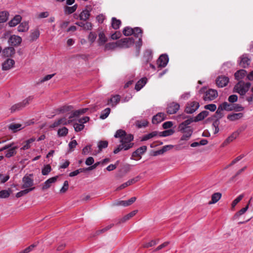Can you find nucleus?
I'll list each match as a JSON object with an SVG mask.
<instances>
[{
	"mask_svg": "<svg viewBox=\"0 0 253 253\" xmlns=\"http://www.w3.org/2000/svg\"><path fill=\"white\" fill-rule=\"evenodd\" d=\"M114 137L120 138V144L114 149L113 151L114 154H117L122 150H127L134 145V143L131 142L133 140V135L131 134H127L124 130L118 129L117 130Z\"/></svg>",
	"mask_w": 253,
	"mask_h": 253,
	"instance_id": "1",
	"label": "nucleus"
},
{
	"mask_svg": "<svg viewBox=\"0 0 253 253\" xmlns=\"http://www.w3.org/2000/svg\"><path fill=\"white\" fill-rule=\"evenodd\" d=\"M251 84L249 82L245 83L242 81L239 82L234 86V90L240 95L244 96L249 90ZM244 97H242L243 98Z\"/></svg>",
	"mask_w": 253,
	"mask_h": 253,
	"instance_id": "2",
	"label": "nucleus"
},
{
	"mask_svg": "<svg viewBox=\"0 0 253 253\" xmlns=\"http://www.w3.org/2000/svg\"><path fill=\"white\" fill-rule=\"evenodd\" d=\"M34 99L33 96H30L23 100L22 102L15 104L10 108V112L13 113L16 111H20L28 105Z\"/></svg>",
	"mask_w": 253,
	"mask_h": 253,
	"instance_id": "3",
	"label": "nucleus"
},
{
	"mask_svg": "<svg viewBox=\"0 0 253 253\" xmlns=\"http://www.w3.org/2000/svg\"><path fill=\"white\" fill-rule=\"evenodd\" d=\"M134 40L132 38L122 39L117 42L118 46L123 48H128L133 44Z\"/></svg>",
	"mask_w": 253,
	"mask_h": 253,
	"instance_id": "4",
	"label": "nucleus"
},
{
	"mask_svg": "<svg viewBox=\"0 0 253 253\" xmlns=\"http://www.w3.org/2000/svg\"><path fill=\"white\" fill-rule=\"evenodd\" d=\"M22 183L21 188L23 189L33 188L34 190L35 189V187H33L34 180L29 176H24L22 178Z\"/></svg>",
	"mask_w": 253,
	"mask_h": 253,
	"instance_id": "5",
	"label": "nucleus"
},
{
	"mask_svg": "<svg viewBox=\"0 0 253 253\" xmlns=\"http://www.w3.org/2000/svg\"><path fill=\"white\" fill-rule=\"evenodd\" d=\"M218 96L217 92L216 90L209 89L206 92L203 97V99L205 101H211L216 98Z\"/></svg>",
	"mask_w": 253,
	"mask_h": 253,
	"instance_id": "6",
	"label": "nucleus"
},
{
	"mask_svg": "<svg viewBox=\"0 0 253 253\" xmlns=\"http://www.w3.org/2000/svg\"><path fill=\"white\" fill-rule=\"evenodd\" d=\"M199 106L197 101H190L187 103L185 111L188 114H192L199 108Z\"/></svg>",
	"mask_w": 253,
	"mask_h": 253,
	"instance_id": "7",
	"label": "nucleus"
},
{
	"mask_svg": "<svg viewBox=\"0 0 253 253\" xmlns=\"http://www.w3.org/2000/svg\"><path fill=\"white\" fill-rule=\"evenodd\" d=\"M180 105L178 103L176 102H171L168 105L167 113L169 114H175L179 109Z\"/></svg>",
	"mask_w": 253,
	"mask_h": 253,
	"instance_id": "8",
	"label": "nucleus"
},
{
	"mask_svg": "<svg viewBox=\"0 0 253 253\" xmlns=\"http://www.w3.org/2000/svg\"><path fill=\"white\" fill-rule=\"evenodd\" d=\"M239 65L243 68H246L250 64L251 60L247 54H244L239 58Z\"/></svg>",
	"mask_w": 253,
	"mask_h": 253,
	"instance_id": "9",
	"label": "nucleus"
},
{
	"mask_svg": "<svg viewBox=\"0 0 253 253\" xmlns=\"http://www.w3.org/2000/svg\"><path fill=\"white\" fill-rule=\"evenodd\" d=\"M140 177L139 176H137L133 178L129 179L126 182L124 183L123 184H121L120 186L118 187L116 189V191L121 190L126 187L136 183V182L138 181Z\"/></svg>",
	"mask_w": 253,
	"mask_h": 253,
	"instance_id": "10",
	"label": "nucleus"
},
{
	"mask_svg": "<svg viewBox=\"0 0 253 253\" xmlns=\"http://www.w3.org/2000/svg\"><path fill=\"white\" fill-rule=\"evenodd\" d=\"M169 62V57L167 54H163L160 56L157 61V63L159 67H165Z\"/></svg>",
	"mask_w": 253,
	"mask_h": 253,
	"instance_id": "11",
	"label": "nucleus"
},
{
	"mask_svg": "<svg viewBox=\"0 0 253 253\" xmlns=\"http://www.w3.org/2000/svg\"><path fill=\"white\" fill-rule=\"evenodd\" d=\"M9 44L13 46H18L22 42V38L15 35L11 36L8 41Z\"/></svg>",
	"mask_w": 253,
	"mask_h": 253,
	"instance_id": "12",
	"label": "nucleus"
},
{
	"mask_svg": "<svg viewBox=\"0 0 253 253\" xmlns=\"http://www.w3.org/2000/svg\"><path fill=\"white\" fill-rule=\"evenodd\" d=\"M228 82V78L224 76H219L216 80L217 85L220 87L225 86L227 84Z\"/></svg>",
	"mask_w": 253,
	"mask_h": 253,
	"instance_id": "13",
	"label": "nucleus"
},
{
	"mask_svg": "<svg viewBox=\"0 0 253 253\" xmlns=\"http://www.w3.org/2000/svg\"><path fill=\"white\" fill-rule=\"evenodd\" d=\"M57 178L58 176H56L48 179L42 184V189L44 191L49 188L51 184L56 181Z\"/></svg>",
	"mask_w": 253,
	"mask_h": 253,
	"instance_id": "14",
	"label": "nucleus"
},
{
	"mask_svg": "<svg viewBox=\"0 0 253 253\" xmlns=\"http://www.w3.org/2000/svg\"><path fill=\"white\" fill-rule=\"evenodd\" d=\"M146 150L147 147L146 146H143L139 147L133 152L131 156V159L135 160L137 157L141 158V155L144 153Z\"/></svg>",
	"mask_w": 253,
	"mask_h": 253,
	"instance_id": "15",
	"label": "nucleus"
},
{
	"mask_svg": "<svg viewBox=\"0 0 253 253\" xmlns=\"http://www.w3.org/2000/svg\"><path fill=\"white\" fill-rule=\"evenodd\" d=\"M15 64L14 60L10 58L7 59L2 64L3 70H8L13 67Z\"/></svg>",
	"mask_w": 253,
	"mask_h": 253,
	"instance_id": "16",
	"label": "nucleus"
},
{
	"mask_svg": "<svg viewBox=\"0 0 253 253\" xmlns=\"http://www.w3.org/2000/svg\"><path fill=\"white\" fill-rule=\"evenodd\" d=\"M121 97L119 95H112L108 100L107 104L110 105L112 107H115L120 101Z\"/></svg>",
	"mask_w": 253,
	"mask_h": 253,
	"instance_id": "17",
	"label": "nucleus"
},
{
	"mask_svg": "<svg viewBox=\"0 0 253 253\" xmlns=\"http://www.w3.org/2000/svg\"><path fill=\"white\" fill-rule=\"evenodd\" d=\"M137 211H136V210L130 212V213H129L128 214L126 215L123 217L118 219L117 222L116 223V224H120L122 223H124V222H126L127 220H129L130 218H131L134 215H135L136 214V213H137Z\"/></svg>",
	"mask_w": 253,
	"mask_h": 253,
	"instance_id": "18",
	"label": "nucleus"
},
{
	"mask_svg": "<svg viewBox=\"0 0 253 253\" xmlns=\"http://www.w3.org/2000/svg\"><path fill=\"white\" fill-rule=\"evenodd\" d=\"M18 148V147L14 145V144L11 147L7 149V150L5 152V157L9 158L15 156L17 153L16 150Z\"/></svg>",
	"mask_w": 253,
	"mask_h": 253,
	"instance_id": "19",
	"label": "nucleus"
},
{
	"mask_svg": "<svg viewBox=\"0 0 253 253\" xmlns=\"http://www.w3.org/2000/svg\"><path fill=\"white\" fill-rule=\"evenodd\" d=\"M166 115L164 113H158L153 117L152 122L154 124H158L165 119Z\"/></svg>",
	"mask_w": 253,
	"mask_h": 253,
	"instance_id": "20",
	"label": "nucleus"
},
{
	"mask_svg": "<svg viewBox=\"0 0 253 253\" xmlns=\"http://www.w3.org/2000/svg\"><path fill=\"white\" fill-rule=\"evenodd\" d=\"M15 53V49L13 47H7L2 51L3 55L5 57H10Z\"/></svg>",
	"mask_w": 253,
	"mask_h": 253,
	"instance_id": "21",
	"label": "nucleus"
},
{
	"mask_svg": "<svg viewBox=\"0 0 253 253\" xmlns=\"http://www.w3.org/2000/svg\"><path fill=\"white\" fill-rule=\"evenodd\" d=\"M88 110L87 108H84L78 110H76L72 113L71 115L69 117L70 120H72V119L75 117H78L80 115L85 113Z\"/></svg>",
	"mask_w": 253,
	"mask_h": 253,
	"instance_id": "22",
	"label": "nucleus"
},
{
	"mask_svg": "<svg viewBox=\"0 0 253 253\" xmlns=\"http://www.w3.org/2000/svg\"><path fill=\"white\" fill-rule=\"evenodd\" d=\"M29 29V23L27 22H22L18 27L17 30L19 32H26Z\"/></svg>",
	"mask_w": 253,
	"mask_h": 253,
	"instance_id": "23",
	"label": "nucleus"
},
{
	"mask_svg": "<svg viewBox=\"0 0 253 253\" xmlns=\"http://www.w3.org/2000/svg\"><path fill=\"white\" fill-rule=\"evenodd\" d=\"M243 117V114L242 113H233L229 114L227 116V119L230 121H235L239 120Z\"/></svg>",
	"mask_w": 253,
	"mask_h": 253,
	"instance_id": "24",
	"label": "nucleus"
},
{
	"mask_svg": "<svg viewBox=\"0 0 253 253\" xmlns=\"http://www.w3.org/2000/svg\"><path fill=\"white\" fill-rule=\"evenodd\" d=\"M247 73L246 70L243 69L240 70L235 73V78L236 80L239 81L243 79L246 76Z\"/></svg>",
	"mask_w": 253,
	"mask_h": 253,
	"instance_id": "25",
	"label": "nucleus"
},
{
	"mask_svg": "<svg viewBox=\"0 0 253 253\" xmlns=\"http://www.w3.org/2000/svg\"><path fill=\"white\" fill-rule=\"evenodd\" d=\"M40 35V32L38 29L31 31V33L30 36V41L34 42L37 40L39 38Z\"/></svg>",
	"mask_w": 253,
	"mask_h": 253,
	"instance_id": "26",
	"label": "nucleus"
},
{
	"mask_svg": "<svg viewBox=\"0 0 253 253\" xmlns=\"http://www.w3.org/2000/svg\"><path fill=\"white\" fill-rule=\"evenodd\" d=\"M21 20V17L20 15H16L12 20L8 22V25L10 27H14L17 25Z\"/></svg>",
	"mask_w": 253,
	"mask_h": 253,
	"instance_id": "27",
	"label": "nucleus"
},
{
	"mask_svg": "<svg viewBox=\"0 0 253 253\" xmlns=\"http://www.w3.org/2000/svg\"><path fill=\"white\" fill-rule=\"evenodd\" d=\"M90 16V10L85 9L80 14V19L81 20L86 21Z\"/></svg>",
	"mask_w": 253,
	"mask_h": 253,
	"instance_id": "28",
	"label": "nucleus"
},
{
	"mask_svg": "<svg viewBox=\"0 0 253 253\" xmlns=\"http://www.w3.org/2000/svg\"><path fill=\"white\" fill-rule=\"evenodd\" d=\"M209 115V112L207 111H203L199 113L195 118V122H199L204 120Z\"/></svg>",
	"mask_w": 253,
	"mask_h": 253,
	"instance_id": "29",
	"label": "nucleus"
},
{
	"mask_svg": "<svg viewBox=\"0 0 253 253\" xmlns=\"http://www.w3.org/2000/svg\"><path fill=\"white\" fill-rule=\"evenodd\" d=\"M98 43L101 46L104 45L107 41V38L103 32H100L98 35Z\"/></svg>",
	"mask_w": 253,
	"mask_h": 253,
	"instance_id": "30",
	"label": "nucleus"
},
{
	"mask_svg": "<svg viewBox=\"0 0 253 253\" xmlns=\"http://www.w3.org/2000/svg\"><path fill=\"white\" fill-rule=\"evenodd\" d=\"M147 79L144 78L139 80L135 84V89L138 91L140 90L146 83Z\"/></svg>",
	"mask_w": 253,
	"mask_h": 253,
	"instance_id": "31",
	"label": "nucleus"
},
{
	"mask_svg": "<svg viewBox=\"0 0 253 253\" xmlns=\"http://www.w3.org/2000/svg\"><path fill=\"white\" fill-rule=\"evenodd\" d=\"M221 108L223 109V110H226L227 111H232L234 109V105L233 104H229L226 102H224L223 103L220 105Z\"/></svg>",
	"mask_w": 253,
	"mask_h": 253,
	"instance_id": "32",
	"label": "nucleus"
},
{
	"mask_svg": "<svg viewBox=\"0 0 253 253\" xmlns=\"http://www.w3.org/2000/svg\"><path fill=\"white\" fill-rule=\"evenodd\" d=\"M221 197V194L219 192L214 193L211 196V200L209 202V204H215L217 202Z\"/></svg>",
	"mask_w": 253,
	"mask_h": 253,
	"instance_id": "33",
	"label": "nucleus"
},
{
	"mask_svg": "<svg viewBox=\"0 0 253 253\" xmlns=\"http://www.w3.org/2000/svg\"><path fill=\"white\" fill-rule=\"evenodd\" d=\"M121 24V20L117 19L115 17H113L112 18V27L114 29L117 30L118 29L120 25Z\"/></svg>",
	"mask_w": 253,
	"mask_h": 253,
	"instance_id": "34",
	"label": "nucleus"
},
{
	"mask_svg": "<svg viewBox=\"0 0 253 253\" xmlns=\"http://www.w3.org/2000/svg\"><path fill=\"white\" fill-rule=\"evenodd\" d=\"M8 128L15 132L22 129V125L20 124H11L8 126Z\"/></svg>",
	"mask_w": 253,
	"mask_h": 253,
	"instance_id": "35",
	"label": "nucleus"
},
{
	"mask_svg": "<svg viewBox=\"0 0 253 253\" xmlns=\"http://www.w3.org/2000/svg\"><path fill=\"white\" fill-rule=\"evenodd\" d=\"M35 138H31L25 142V144L21 148V150H25L28 149L31 147V144L35 141Z\"/></svg>",
	"mask_w": 253,
	"mask_h": 253,
	"instance_id": "36",
	"label": "nucleus"
},
{
	"mask_svg": "<svg viewBox=\"0 0 253 253\" xmlns=\"http://www.w3.org/2000/svg\"><path fill=\"white\" fill-rule=\"evenodd\" d=\"M9 13L7 11H1L0 12V23L6 22L8 17Z\"/></svg>",
	"mask_w": 253,
	"mask_h": 253,
	"instance_id": "37",
	"label": "nucleus"
},
{
	"mask_svg": "<svg viewBox=\"0 0 253 253\" xmlns=\"http://www.w3.org/2000/svg\"><path fill=\"white\" fill-rule=\"evenodd\" d=\"M108 145V143L107 141H100L98 142L97 145L98 147V151L96 154L100 153L102 151V149L107 147Z\"/></svg>",
	"mask_w": 253,
	"mask_h": 253,
	"instance_id": "38",
	"label": "nucleus"
},
{
	"mask_svg": "<svg viewBox=\"0 0 253 253\" xmlns=\"http://www.w3.org/2000/svg\"><path fill=\"white\" fill-rule=\"evenodd\" d=\"M114 225V223H111L107 225L106 227L102 228V229L98 230L95 232V234L93 235V236H95V235H98L100 234L103 233L105 232L106 231H108L110 229H111L113 226Z\"/></svg>",
	"mask_w": 253,
	"mask_h": 253,
	"instance_id": "39",
	"label": "nucleus"
},
{
	"mask_svg": "<svg viewBox=\"0 0 253 253\" xmlns=\"http://www.w3.org/2000/svg\"><path fill=\"white\" fill-rule=\"evenodd\" d=\"M77 7L78 6L77 4H75L73 6H66L64 9L65 12L68 14H72L76 10Z\"/></svg>",
	"mask_w": 253,
	"mask_h": 253,
	"instance_id": "40",
	"label": "nucleus"
},
{
	"mask_svg": "<svg viewBox=\"0 0 253 253\" xmlns=\"http://www.w3.org/2000/svg\"><path fill=\"white\" fill-rule=\"evenodd\" d=\"M158 135V132L156 131H153L150 133L147 134L143 136L141 140L146 141Z\"/></svg>",
	"mask_w": 253,
	"mask_h": 253,
	"instance_id": "41",
	"label": "nucleus"
},
{
	"mask_svg": "<svg viewBox=\"0 0 253 253\" xmlns=\"http://www.w3.org/2000/svg\"><path fill=\"white\" fill-rule=\"evenodd\" d=\"M133 35L136 37L141 38H142V30L141 28L139 27H135L134 29H133Z\"/></svg>",
	"mask_w": 253,
	"mask_h": 253,
	"instance_id": "42",
	"label": "nucleus"
},
{
	"mask_svg": "<svg viewBox=\"0 0 253 253\" xmlns=\"http://www.w3.org/2000/svg\"><path fill=\"white\" fill-rule=\"evenodd\" d=\"M193 133V130H189L186 132L182 133L183 134L181 136L180 140H188L191 136L192 135Z\"/></svg>",
	"mask_w": 253,
	"mask_h": 253,
	"instance_id": "43",
	"label": "nucleus"
},
{
	"mask_svg": "<svg viewBox=\"0 0 253 253\" xmlns=\"http://www.w3.org/2000/svg\"><path fill=\"white\" fill-rule=\"evenodd\" d=\"M68 132V129L66 127H63L58 130L57 134L59 136H65Z\"/></svg>",
	"mask_w": 253,
	"mask_h": 253,
	"instance_id": "44",
	"label": "nucleus"
},
{
	"mask_svg": "<svg viewBox=\"0 0 253 253\" xmlns=\"http://www.w3.org/2000/svg\"><path fill=\"white\" fill-rule=\"evenodd\" d=\"M111 109L109 108H107L103 110L100 114V118L102 119H105L107 118L110 113Z\"/></svg>",
	"mask_w": 253,
	"mask_h": 253,
	"instance_id": "45",
	"label": "nucleus"
},
{
	"mask_svg": "<svg viewBox=\"0 0 253 253\" xmlns=\"http://www.w3.org/2000/svg\"><path fill=\"white\" fill-rule=\"evenodd\" d=\"M11 190H3L0 191V198H7L10 194Z\"/></svg>",
	"mask_w": 253,
	"mask_h": 253,
	"instance_id": "46",
	"label": "nucleus"
},
{
	"mask_svg": "<svg viewBox=\"0 0 253 253\" xmlns=\"http://www.w3.org/2000/svg\"><path fill=\"white\" fill-rule=\"evenodd\" d=\"M33 190V188L28 189H23V190L18 192L16 194V197L17 198H20L24 195L27 194Z\"/></svg>",
	"mask_w": 253,
	"mask_h": 253,
	"instance_id": "47",
	"label": "nucleus"
},
{
	"mask_svg": "<svg viewBox=\"0 0 253 253\" xmlns=\"http://www.w3.org/2000/svg\"><path fill=\"white\" fill-rule=\"evenodd\" d=\"M133 32V28L129 27H125L123 31V34L126 36H129L132 35Z\"/></svg>",
	"mask_w": 253,
	"mask_h": 253,
	"instance_id": "48",
	"label": "nucleus"
},
{
	"mask_svg": "<svg viewBox=\"0 0 253 253\" xmlns=\"http://www.w3.org/2000/svg\"><path fill=\"white\" fill-rule=\"evenodd\" d=\"M193 122H195L194 119H193V118H190L185 120V121L182 122L179 125H180L181 127H183V126H190L189 125H190Z\"/></svg>",
	"mask_w": 253,
	"mask_h": 253,
	"instance_id": "49",
	"label": "nucleus"
},
{
	"mask_svg": "<svg viewBox=\"0 0 253 253\" xmlns=\"http://www.w3.org/2000/svg\"><path fill=\"white\" fill-rule=\"evenodd\" d=\"M51 170V168L49 165H46L43 167L42 170V174L47 175Z\"/></svg>",
	"mask_w": 253,
	"mask_h": 253,
	"instance_id": "50",
	"label": "nucleus"
},
{
	"mask_svg": "<svg viewBox=\"0 0 253 253\" xmlns=\"http://www.w3.org/2000/svg\"><path fill=\"white\" fill-rule=\"evenodd\" d=\"M118 46L117 42H109L106 44L105 48L106 50H111L115 49L116 47Z\"/></svg>",
	"mask_w": 253,
	"mask_h": 253,
	"instance_id": "51",
	"label": "nucleus"
},
{
	"mask_svg": "<svg viewBox=\"0 0 253 253\" xmlns=\"http://www.w3.org/2000/svg\"><path fill=\"white\" fill-rule=\"evenodd\" d=\"M238 136V133L237 132H234L231 135H230L229 137H228L225 140L227 141L228 143H230L232 142L234 139L236 138Z\"/></svg>",
	"mask_w": 253,
	"mask_h": 253,
	"instance_id": "52",
	"label": "nucleus"
},
{
	"mask_svg": "<svg viewBox=\"0 0 253 253\" xmlns=\"http://www.w3.org/2000/svg\"><path fill=\"white\" fill-rule=\"evenodd\" d=\"M174 131L172 129H169L168 130H165L163 132H162L160 134V136H168L169 135H171L173 134Z\"/></svg>",
	"mask_w": 253,
	"mask_h": 253,
	"instance_id": "53",
	"label": "nucleus"
},
{
	"mask_svg": "<svg viewBox=\"0 0 253 253\" xmlns=\"http://www.w3.org/2000/svg\"><path fill=\"white\" fill-rule=\"evenodd\" d=\"M252 199H250L249 201L248 205L244 208H242L241 210H240L237 213H236L235 215V216H240L242 214H243L249 208V204L250 203V201Z\"/></svg>",
	"mask_w": 253,
	"mask_h": 253,
	"instance_id": "54",
	"label": "nucleus"
},
{
	"mask_svg": "<svg viewBox=\"0 0 253 253\" xmlns=\"http://www.w3.org/2000/svg\"><path fill=\"white\" fill-rule=\"evenodd\" d=\"M73 109L72 106H65L61 107L59 109V111L61 113H65L71 111Z\"/></svg>",
	"mask_w": 253,
	"mask_h": 253,
	"instance_id": "55",
	"label": "nucleus"
},
{
	"mask_svg": "<svg viewBox=\"0 0 253 253\" xmlns=\"http://www.w3.org/2000/svg\"><path fill=\"white\" fill-rule=\"evenodd\" d=\"M219 125V121L218 120V119L216 120L212 123V126L214 128V134L218 133L219 131V128H218Z\"/></svg>",
	"mask_w": 253,
	"mask_h": 253,
	"instance_id": "56",
	"label": "nucleus"
},
{
	"mask_svg": "<svg viewBox=\"0 0 253 253\" xmlns=\"http://www.w3.org/2000/svg\"><path fill=\"white\" fill-rule=\"evenodd\" d=\"M244 197V195L243 194L240 195L238 196L232 203V207L234 208L236 205L240 202L243 198Z\"/></svg>",
	"mask_w": 253,
	"mask_h": 253,
	"instance_id": "57",
	"label": "nucleus"
},
{
	"mask_svg": "<svg viewBox=\"0 0 253 253\" xmlns=\"http://www.w3.org/2000/svg\"><path fill=\"white\" fill-rule=\"evenodd\" d=\"M84 127L83 124H79V123H76L74 124V127L76 131L78 132L82 130Z\"/></svg>",
	"mask_w": 253,
	"mask_h": 253,
	"instance_id": "58",
	"label": "nucleus"
},
{
	"mask_svg": "<svg viewBox=\"0 0 253 253\" xmlns=\"http://www.w3.org/2000/svg\"><path fill=\"white\" fill-rule=\"evenodd\" d=\"M189 130H193V129L191 126H183V127H181L180 125L178 126V130L181 133L186 132Z\"/></svg>",
	"mask_w": 253,
	"mask_h": 253,
	"instance_id": "59",
	"label": "nucleus"
},
{
	"mask_svg": "<svg viewBox=\"0 0 253 253\" xmlns=\"http://www.w3.org/2000/svg\"><path fill=\"white\" fill-rule=\"evenodd\" d=\"M85 169H77L74 171H72L69 173V176L71 177L75 176L77 175L78 174H79L81 172H82L84 171Z\"/></svg>",
	"mask_w": 253,
	"mask_h": 253,
	"instance_id": "60",
	"label": "nucleus"
},
{
	"mask_svg": "<svg viewBox=\"0 0 253 253\" xmlns=\"http://www.w3.org/2000/svg\"><path fill=\"white\" fill-rule=\"evenodd\" d=\"M37 246V244H32L28 247L26 248L25 250L20 252L19 253H28L30 252L34 248Z\"/></svg>",
	"mask_w": 253,
	"mask_h": 253,
	"instance_id": "61",
	"label": "nucleus"
},
{
	"mask_svg": "<svg viewBox=\"0 0 253 253\" xmlns=\"http://www.w3.org/2000/svg\"><path fill=\"white\" fill-rule=\"evenodd\" d=\"M69 188V183L68 181L66 180L64 182V184L62 188L60 189V192L61 193H65Z\"/></svg>",
	"mask_w": 253,
	"mask_h": 253,
	"instance_id": "62",
	"label": "nucleus"
},
{
	"mask_svg": "<svg viewBox=\"0 0 253 253\" xmlns=\"http://www.w3.org/2000/svg\"><path fill=\"white\" fill-rule=\"evenodd\" d=\"M205 108L211 111H214L216 109V106L214 104H210L205 106Z\"/></svg>",
	"mask_w": 253,
	"mask_h": 253,
	"instance_id": "63",
	"label": "nucleus"
},
{
	"mask_svg": "<svg viewBox=\"0 0 253 253\" xmlns=\"http://www.w3.org/2000/svg\"><path fill=\"white\" fill-rule=\"evenodd\" d=\"M121 36V33L120 32L117 31L115 32L114 34H112L111 36V38L114 40H117L119 39Z\"/></svg>",
	"mask_w": 253,
	"mask_h": 253,
	"instance_id": "64",
	"label": "nucleus"
}]
</instances>
